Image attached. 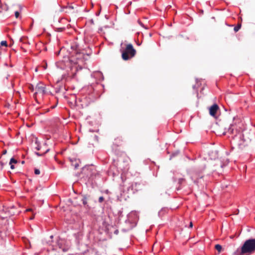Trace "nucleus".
I'll return each instance as SVG.
<instances>
[{"label":"nucleus","instance_id":"f257e3e1","mask_svg":"<svg viewBox=\"0 0 255 255\" xmlns=\"http://www.w3.org/2000/svg\"><path fill=\"white\" fill-rule=\"evenodd\" d=\"M250 141L249 138L245 139L244 134L239 132L234 136L231 143L236 147L243 149L249 145Z\"/></svg>","mask_w":255,"mask_h":255},{"label":"nucleus","instance_id":"f03ea898","mask_svg":"<svg viewBox=\"0 0 255 255\" xmlns=\"http://www.w3.org/2000/svg\"><path fill=\"white\" fill-rule=\"evenodd\" d=\"M255 252V239L247 240L241 248L239 255H250Z\"/></svg>","mask_w":255,"mask_h":255},{"label":"nucleus","instance_id":"7ed1b4c3","mask_svg":"<svg viewBox=\"0 0 255 255\" xmlns=\"http://www.w3.org/2000/svg\"><path fill=\"white\" fill-rule=\"evenodd\" d=\"M136 50L131 44L127 45L126 49L123 51L122 57L124 60H128L134 56Z\"/></svg>","mask_w":255,"mask_h":255},{"label":"nucleus","instance_id":"20e7f679","mask_svg":"<svg viewBox=\"0 0 255 255\" xmlns=\"http://www.w3.org/2000/svg\"><path fill=\"white\" fill-rule=\"evenodd\" d=\"M35 90L36 92L34 93L33 97L37 102V95L38 94L41 95L42 96L44 95L46 93V86L43 83H39L35 86Z\"/></svg>","mask_w":255,"mask_h":255},{"label":"nucleus","instance_id":"39448f33","mask_svg":"<svg viewBox=\"0 0 255 255\" xmlns=\"http://www.w3.org/2000/svg\"><path fill=\"white\" fill-rule=\"evenodd\" d=\"M232 126L230 125L229 127L227 128L224 126H219L216 128V131L219 134L225 135L226 132H228L232 133L233 132V128H232Z\"/></svg>","mask_w":255,"mask_h":255},{"label":"nucleus","instance_id":"423d86ee","mask_svg":"<svg viewBox=\"0 0 255 255\" xmlns=\"http://www.w3.org/2000/svg\"><path fill=\"white\" fill-rule=\"evenodd\" d=\"M93 170L91 166H86L82 168V172L86 174L87 176H91L92 174V171Z\"/></svg>","mask_w":255,"mask_h":255},{"label":"nucleus","instance_id":"0eeeda50","mask_svg":"<svg viewBox=\"0 0 255 255\" xmlns=\"http://www.w3.org/2000/svg\"><path fill=\"white\" fill-rule=\"evenodd\" d=\"M219 110V106L217 104H214L209 108L210 115L215 117L217 111Z\"/></svg>","mask_w":255,"mask_h":255},{"label":"nucleus","instance_id":"6e6552de","mask_svg":"<svg viewBox=\"0 0 255 255\" xmlns=\"http://www.w3.org/2000/svg\"><path fill=\"white\" fill-rule=\"evenodd\" d=\"M74 7L71 5L63 6L61 7V11L70 13L73 12Z\"/></svg>","mask_w":255,"mask_h":255},{"label":"nucleus","instance_id":"1a4fd4ad","mask_svg":"<svg viewBox=\"0 0 255 255\" xmlns=\"http://www.w3.org/2000/svg\"><path fill=\"white\" fill-rule=\"evenodd\" d=\"M215 248L217 250L219 253L221 252L222 250V247L220 245L217 244L215 245Z\"/></svg>","mask_w":255,"mask_h":255},{"label":"nucleus","instance_id":"9d476101","mask_svg":"<svg viewBox=\"0 0 255 255\" xmlns=\"http://www.w3.org/2000/svg\"><path fill=\"white\" fill-rule=\"evenodd\" d=\"M241 23L238 24V25L234 27V31L235 32L238 31L241 28Z\"/></svg>","mask_w":255,"mask_h":255},{"label":"nucleus","instance_id":"9b49d317","mask_svg":"<svg viewBox=\"0 0 255 255\" xmlns=\"http://www.w3.org/2000/svg\"><path fill=\"white\" fill-rule=\"evenodd\" d=\"M82 203L84 205H86L87 204V198L86 196H84L82 199Z\"/></svg>","mask_w":255,"mask_h":255},{"label":"nucleus","instance_id":"f8f14e48","mask_svg":"<svg viewBox=\"0 0 255 255\" xmlns=\"http://www.w3.org/2000/svg\"><path fill=\"white\" fill-rule=\"evenodd\" d=\"M17 162V160L13 158H11L9 161V164L16 163Z\"/></svg>","mask_w":255,"mask_h":255},{"label":"nucleus","instance_id":"ddd939ff","mask_svg":"<svg viewBox=\"0 0 255 255\" xmlns=\"http://www.w3.org/2000/svg\"><path fill=\"white\" fill-rule=\"evenodd\" d=\"M0 45L1 46H4L5 47L7 46V42L6 41H2L0 42Z\"/></svg>","mask_w":255,"mask_h":255},{"label":"nucleus","instance_id":"4468645a","mask_svg":"<svg viewBox=\"0 0 255 255\" xmlns=\"http://www.w3.org/2000/svg\"><path fill=\"white\" fill-rule=\"evenodd\" d=\"M4 165H5V164L3 162H2V161H0V169L2 170Z\"/></svg>","mask_w":255,"mask_h":255},{"label":"nucleus","instance_id":"2eb2a0df","mask_svg":"<svg viewBox=\"0 0 255 255\" xmlns=\"http://www.w3.org/2000/svg\"><path fill=\"white\" fill-rule=\"evenodd\" d=\"M34 173L36 175H39L40 173V171L39 169H34Z\"/></svg>","mask_w":255,"mask_h":255},{"label":"nucleus","instance_id":"dca6fc26","mask_svg":"<svg viewBox=\"0 0 255 255\" xmlns=\"http://www.w3.org/2000/svg\"><path fill=\"white\" fill-rule=\"evenodd\" d=\"M28 88L31 90V92H33L35 90L34 86L32 85H30L28 87Z\"/></svg>","mask_w":255,"mask_h":255},{"label":"nucleus","instance_id":"f3484780","mask_svg":"<svg viewBox=\"0 0 255 255\" xmlns=\"http://www.w3.org/2000/svg\"><path fill=\"white\" fill-rule=\"evenodd\" d=\"M104 201V197L103 196H101L99 198V202L101 203Z\"/></svg>","mask_w":255,"mask_h":255},{"label":"nucleus","instance_id":"a211bd4d","mask_svg":"<svg viewBox=\"0 0 255 255\" xmlns=\"http://www.w3.org/2000/svg\"><path fill=\"white\" fill-rule=\"evenodd\" d=\"M19 15V12L18 11L15 12V16L16 18H18Z\"/></svg>","mask_w":255,"mask_h":255},{"label":"nucleus","instance_id":"6ab92c4d","mask_svg":"<svg viewBox=\"0 0 255 255\" xmlns=\"http://www.w3.org/2000/svg\"><path fill=\"white\" fill-rule=\"evenodd\" d=\"M74 166H75V168H77L79 166V164L78 163H76L75 164H74Z\"/></svg>","mask_w":255,"mask_h":255},{"label":"nucleus","instance_id":"aec40b11","mask_svg":"<svg viewBox=\"0 0 255 255\" xmlns=\"http://www.w3.org/2000/svg\"><path fill=\"white\" fill-rule=\"evenodd\" d=\"M10 165V168L11 169H14V166L13 164H9Z\"/></svg>","mask_w":255,"mask_h":255},{"label":"nucleus","instance_id":"412c9836","mask_svg":"<svg viewBox=\"0 0 255 255\" xmlns=\"http://www.w3.org/2000/svg\"><path fill=\"white\" fill-rule=\"evenodd\" d=\"M192 227H193V223H192V222H191L190 223L189 227L190 228H192Z\"/></svg>","mask_w":255,"mask_h":255},{"label":"nucleus","instance_id":"4be33fe9","mask_svg":"<svg viewBox=\"0 0 255 255\" xmlns=\"http://www.w3.org/2000/svg\"><path fill=\"white\" fill-rule=\"evenodd\" d=\"M26 211L28 212V211H32V209L29 208V209H27L26 210Z\"/></svg>","mask_w":255,"mask_h":255},{"label":"nucleus","instance_id":"5701e85b","mask_svg":"<svg viewBox=\"0 0 255 255\" xmlns=\"http://www.w3.org/2000/svg\"><path fill=\"white\" fill-rule=\"evenodd\" d=\"M34 215H33V216H31V217L30 218V220H32V219H34Z\"/></svg>","mask_w":255,"mask_h":255},{"label":"nucleus","instance_id":"b1692460","mask_svg":"<svg viewBox=\"0 0 255 255\" xmlns=\"http://www.w3.org/2000/svg\"><path fill=\"white\" fill-rule=\"evenodd\" d=\"M6 153V150H4V151H3V154H5Z\"/></svg>","mask_w":255,"mask_h":255},{"label":"nucleus","instance_id":"393cba45","mask_svg":"<svg viewBox=\"0 0 255 255\" xmlns=\"http://www.w3.org/2000/svg\"><path fill=\"white\" fill-rule=\"evenodd\" d=\"M19 8L21 9V6L20 5H19Z\"/></svg>","mask_w":255,"mask_h":255},{"label":"nucleus","instance_id":"a878e982","mask_svg":"<svg viewBox=\"0 0 255 255\" xmlns=\"http://www.w3.org/2000/svg\"><path fill=\"white\" fill-rule=\"evenodd\" d=\"M61 29H62V28H59V30L61 31Z\"/></svg>","mask_w":255,"mask_h":255},{"label":"nucleus","instance_id":"bb28decb","mask_svg":"<svg viewBox=\"0 0 255 255\" xmlns=\"http://www.w3.org/2000/svg\"><path fill=\"white\" fill-rule=\"evenodd\" d=\"M61 29H62V28H59V30L61 31Z\"/></svg>","mask_w":255,"mask_h":255},{"label":"nucleus","instance_id":"cd10ccee","mask_svg":"<svg viewBox=\"0 0 255 255\" xmlns=\"http://www.w3.org/2000/svg\"><path fill=\"white\" fill-rule=\"evenodd\" d=\"M46 66H44V69H46Z\"/></svg>","mask_w":255,"mask_h":255},{"label":"nucleus","instance_id":"c85d7f7f","mask_svg":"<svg viewBox=\"0 0 255 255\" xmlns=\"http://www.w3.org/2000/svg\"><path fill=\"white\" fill-rule=\"evenodd\" d=\"M196 94H197V95L198 96V92H196Z\"/></svg>","mask_w":255,"mask_h":255}]
</instances>
